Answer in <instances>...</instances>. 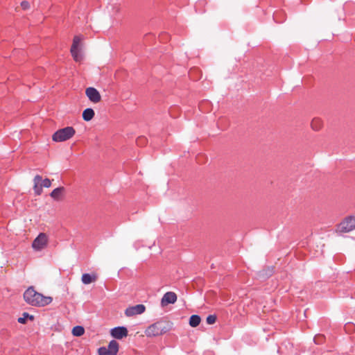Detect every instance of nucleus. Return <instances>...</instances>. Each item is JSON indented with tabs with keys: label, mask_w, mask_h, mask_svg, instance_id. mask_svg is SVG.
<instances>
[{
	"label": "nucleus",
	"mask_w": 355,
	"mask_h": 355,
	"mask_svg": "<svg viewBox=\"0 0 355 355\" xmlns=\"http://www.w3.org/2000/svg\"><path fill=\"white\" fill-rule=\"evenodd\" d=\"M25 302L33 306L41 307L50 304L53 298L37 292L33 286L28 287L24 293Z\"/></svg>",
	"instance_id": "f257e3e1"
},
{
	"label": "nucleus",
	"mask_w": 355,
	"mask_h": 355,
	"mask_svg": "<svg viewBox=\"0 0 355 355\" xmlns=\"http://www.w3.org/2000/svg\"><path fill=\"white\" fill-rule=\"evenodd\" d=\"M75 134V129L71 126H67L55 132L52 136V139L55 142H62L70 139Z\"/></svg>",
	"instance_id": "f03ea898"
},
{
	"label": "nucleus",
	"mask_w": 355,
	"mask_h": 355,
	"mask_svg": "<svg viewBox=\"0 0 355 355\" xmlns=\"http://www.w3.org/2000/svg\"><path fill=\"white\" fill-rule=\"evenodd\" d=\"M168 331L167 325L163 322H157L150 325L145 331V334L148 337H155L161 336Z\"/></svg>",
	"instance_id": "7ed1b4c3"
},
{
	"label": "nucleus",
	"mask_w": 355,
	"mask_h": 355,
	"mask_svg": "<svg viewBox=\"0 0 355 355\" xmlns=\"http://www.w3.org/2000/svg\"><path fill=\"white\" fill-rule=\"evenodd\" d=\"M84 37L83 35H76L73 39V43L71 47V53L76 62H81L83 59V55L81 52V42Z\"/></svg>",
	"instance_id": "20e7f679"
},
{
	"label": "nucleus",
	"mask_w": 355,
	"mask_h": 355,
	"mask_svg": "<svg viewBox=\"0 0 355 355\" xmlns=\"http://www.w3.org/2000/svg\"><path fill=\"white\" fill-rule=\"evenodd\" d=\"M119 343L112 340L107 347H101L98 349L99 355H116L119 352Z\"/></svg>",
	"instance_id": "39448f33"
},
{
	"label": "nucleus",
	"mask_w": 355,
	"mask_h": 355,
	"mask_svg": "<svg viewBox=\"0 0 355 355\" xmlns=\"http://www.w3.org/2000/svg\"><path fill=\"white\" fill-rule=\"evenodd\" d=\"M355 229V216H348L338 226L340 232H349Z\"/></svg>",
	"instance_id": "423d86ee"
},
{
	"label": "nucleus",
	"mask_w": 355,
	"mask_h": 355,
	"mask_svg": "<svg viewBox=\"0 0 355 355\" xmlns=\"http://www.w3.org/2000/svg\"><path fill=\"white\" fill-rule=\"evenodd\" d=\"M48 243V238L46 234L40 233L33 241L32 247L35 250H41L44 248Z\"/></svg>",
	"instance_id": "0eeeda50"
},
{
	"label": "nucleus",
	"mask_w": 355,
	"mask_h": 355,
	"mask_svg": "<svg viewBox=\"0 0 355 355\" xmlns=\"http://www.w3.org/2000/svg\"><path fill=\"white\" fill-rule=\"evenodd\" d=\"M85 94L89 101L94 103H98L101 100V96L98 91L94 87H88L85 90Z\"/></svg>",
	"instance_id": "6e6552de"
},
{
	"label": "nucleus",
	"mask_w": 355,
	"mask_h": 355,
	"mask_svg": "<svg viewBox=\"0 0 355 355\" xmlns=\"http://www.w3.org/2000/svg\"><path fill=\"white\" fill-rule=\"evenodd\" d=\"M146 307L143 304H137L128 307L125 309V314L130 317L138 314H141L145 311Z\"/></svg>",
	"instance_id": "1a4fd4ad"
},
{
	"label": "nucleus",
	"mask_w": 355,
	"mask_h": 355,
	"mask_svg": "<svg viewBox=\"0 0 355 355\" xmlns=\"http://www.w3.org/2000/svg\"><path fill=\"white\" fill-rule=\"evenodd\" d=\"M128 329L125 327H116L111 329V336L116 339H122L128 336Z\"/></svg>",
	"instance_id": "9d476101"
},
{
	"label": "nucleus",
	"mask_w": 355,
	"mask_h": 355,
	"mask_svg": "<svg viewBox=\"0 0 355 355\" xmlns=\"http://www.w3.org/2000/svg\"><path fill=\"white\" fill-rule=\"evenodd\" d=\"M177 300V295L173 292H167L166 293L162 299V304H173Z\"/></svg>",
	"instance_id": "9b49d317"
},
{
	"label": "nucleus",
	"mask_w": 355,
	"mask_h": 355,
	"mask_svg": "<svg viewBox=\"0 0 355 355\" xmlns=\"http://www.w3.org/2000/svg\"><path fill=\"white\" fill-rule=\"evenodd\" d=\"M34 191L35 193L37 196H40L42 192V186L41 185L42 177L39 175H37L34 178Z\"/></svg>",
	"instance_id": "f8f14e48"
},
{
	"label": "nucleus",
	"mask_w": 355,
	"mask_h": 355,
	"mask_svg": "<svg viewBox=\"0 0 355 355\" xmlns=\"http://www.w3.org/2000/svg\"><path fill=\"white\" fill-rule=\"evenodd\" d=\"M94 111L92 108H87L83 112V118L86 121H89L94 116Z\"/></svg>",
	"instance_id": "ddd939ff"
},
{
	"label": "nucleus",
	"mask_w": 355,
	"mask_h": 355,
	"mask_svg": "<svg viewBox=\"0 0 355 355\" xmlns=\"http://www.w3.org/2000/svg\"><path fill=\"white\" fill-rule=\"evenodd\" d=\"M63 191H64L63 187H58V188L53 189L50 195L54 200H59L62 198Z\"/></svg>",
	"instance_id": "4468645a"
},
{
	"label": "nucleus",
	"mask_w": 355,
	"mask_h": 355,
	"mask_svg": "<svg viewBox=\"0 0 355 355\" xmlns=\"http://www.w3.org/2000/svg\"><path fill=\"white\" fill-rule=\"evenodd\" d=\"M323 123L321 119L320 118H314L313 119L311 126L314 130H319L322 127Z\"/></svg>",
	"instance_id": "2eb2a0df"
},
{
	"label": "nucleus",
	"mask_w": 355,
	"mask_h": 355,
	"mask_svg": "<svg viewBox=\"0 0 355 355\" xmlns=\"http://www.w3.org/2000/svg\"><path fill=\"white\" fill-rule=\"evenodd\" d=\"M96 275H91L88 273H85L82 275V282L85 284H89L92 282L96 281Z\"/></svg>",
	"instance_id": "dca6fc26"
},
{
	"label": "nucleus",
	"mask_w": 355,
	"mask_h": 355,
	"mask_svg": "<svg viewBox=\"0 0 355 355\" xmlns=\"http://www.w3.org/2000/svg\"><path fill=\"white\" fill-rule=\"evenodd\" d=\"M200 321H201V319L199 315H193L190 317L189 324L193 327H196L199 325V324L200 323Z\"/></svg>",
	"instance_id": "f3484780"
},
{
	"label": "nucleus",
	"mask_w": 355,
	"mask_h": 355,
	"mask_svg": "<svg viewBox=\"0 0 355 355\" xmlns=\"http://www.w3.org/2000/svg\"><path fill=\"white\" fill-rule=\"evenodd\" d=\"M27 319L33 321L34 320V316L26 312H24L22 314V316L18 318L17 321L20 324H26Z\"/></svg>",
	"instance_id": "a211bd4d"
},
{
	"label": "nucleus",
	"mask_w": 355,
	"mask_h": 355,
	"mask_svg": "<svg viewBox=\"0 0 355 355\" xmlns=\"http://www.w3.org/2000/svg\"><path fill=\"white\" fill-rule=\"evenodd\" d=\"M85 333V329L82 326H76L72 329V334L75 336H81Z\"/></svg>",
	"instance_id": "6ab92c4d"
},
{
	"label": "nucleus",
	"mask_w": 355,
	"mask_h": 355,
	"mask_svg": "<svg viewBox=\"0 0 355 355\" xmlns=\"http://www.w3.org/2000/svg\"><path fill=\"white\" fill-rule=\"evenodd\" d=\"M345 329L347 332L350 333L355 329V326L353 323L348 322L345 325Z\"/></svg>",
	"instance_id": "aec40b11"
},
{
	"label": "nucleus",
	"mask_w": 355,
	"mask_h": 355,
	"mask_svg": "<svg viewBox=\"0 0 355 355\" xmlns=\"http://www.w3.org/2000/svg\"><path fill=\"white\" fill-rule=\"evenodd\" d=\"M41 185L44 187L49 188L51 186V182L49 178H45L44 180H42Z\"/></svg>",
	"instance_id": "412c9836"
},
{
	"label": "nucleus",
	"mask_w": 355,
	"mask_h": 355,
	"mask_svg": "<svg viewBox=\"0 0 355 355\" xmlns=\"http://www.w3.org/2000/svg\"><path fill=\"white\" fill-rule=\"evenodd\" d=\"M324 340V337L323 335H317L314 337V342L319 345L321 344Z\"/></svg>",
	"instance_id": "4be33fe9"
},
{
	"label": "nucleus",
	"mask_w": 355,
	"mask_h": 355,
	"mask_svg": "<svg viewBox=\"0 0 355 355\" xmlns=\"http://www.w3.org/2000/svg\"><path fill=\"white\" fill-rule=\"evenodd\" d=\"M216 320V317L214 315H209L207 318V322L209 324H212L215 323Z\"/></svg>",
	"instance_id": "5701e85b"
},
{
	"label": "nucleus",
	"mask_w": 355,
	"mask_h": 355,
	"mask_svg": "<svg viewBox=\"0 0 355 355\" xmlns=\"http://www.w3.org/2000/svg\"><path fill=\"white\" fill-rule=\"evenodd\" d=\"M146 141V139L145 137H139L137 139V144L138 145H141V144H145Z\"/></svg>",
	"instance_id": "b1692460"
},
{
	"label": "nucleus",
	"mask_w": 355,
	"mask_h": 355,
	"mask_svg": "<svg viewBox=\"0 0 355 355\" xmlns=\"http://www.w3.org/2000/svg\"><path fill=\"white\" fill-rule=\"evenodd\" d=\"M21 6L24 10H26L29 8V3L26 1H24L21 3Z\"/></svg>",
	"instance_id": "393cba45"
}]
</instances>
